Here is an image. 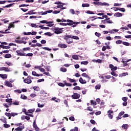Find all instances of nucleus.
Masks as SVG:
<instances>
[{"mask_svg": "<svg viewBox=\"0 0 131 131\" xmlns=\"http://www.w3.org/2000/svg\"><path fill=\"white\" fill-rule=\"evenodd\" d=\"M63 29H64V28L56 27H53L51 28V30H53L55 34H61V33H63V31H64Z\"/></svg>", "mask_w": 131, "mask_h": 131, "instance_id": "obj_1", "label": "nucleus"}, {"mask_svg": "<svg viewBox=\"0 0 131 131\" xmlns=\"http://www.w3.org/2000/svg\"><path fill=\"white\" fill-rule=\"evenodd\" d=\"M72 35H66L63 37V39L66 40L67 43H68V45H70V43H73V40L72 38Z\"/></svg>", "mask_w": 131, "mask_h": 131, "instance_id": "obj_2", "label": "nucleus"}, {"mask_svg": "<svg viewBox=\"0 0 131 131\" xmlns=\"http://www.w3.org/2000/svg\"><path fill=\"white\" fill-rule=\"evenodd\" d=\"M93 4L94 5H97L98 6H101L102 7H103L104 6H106V7H109V4H108L106 2L102 3V2H99L97 1V2H93Z\"/></svg>", "mask_w": 131, "mask_h": 131, "instance_id": "obj_3", "label": "nucleus"}, {"mask_svg": "<svg viewBox=\"0 0 131 131\" xmlns=\"http://www.w3.org/2000/svg\"><path fill=\"white\" fill-rule=\"evenodd\" d=\"M67 21L68 22V23H67V25H68L69 26H71L73 25V24H76V25H78V24L80 23L79 22H74L73 21V20H70V19H67Z\"/></svg>", "mask_w": 131, "mask_h": 131, "instance_id": "obj_4", "label": "nucleus"}, {"mask_svg": "<svg viewBox=\"0 0 131 131\" xmlns=\"http://www.w3.org/2000/svg\"><path fill=\"white\" fill-rule=\"evenodd\" d=\"M72 98L74 100H76L80 98V95L77 93H74L71 96Z\"/></svg>", "mask_w": 131, "mask_h": 131, "instance_id": "obj_5", "label": "nucleus"}, {"mask_svg": "<svg viewBox=\"0 0 131 131\" xmlns=\"http://www.w3.org/2000/svg\"><path fill=\"white\" fill-rule=\"evenodd\" d=\"M16 53L17 56H24V52H23V50L20 49L16 51Z\"/></svg>", "mask_w": 131, "mask_h": 131, "instance_id": "obj_6", "label": "nucleus"}, {"mask_svg": "<svg viewBox=\"0 0 131 131\" xmlns=\"http://www.w3.org/2000/svg\"><path fill=\"white\" fill-rule=\"evenodd\" d=\"M109 67L111 68L112 71H115L116 70H117V67H114L112 64H110Z\"/></svg>", "mask_w": 131, "mask_h": 131, "instance_id": "obj_7", "label": "nucleus"}, {"mask_svg": "<svg viewBox=\"0 0 131 131\" xmlns=\"http://www.w3.org/2000/svg\"><path fill=\"white\" fill-rule=\"evenodd\" d=\"M81 76H83V77H85L86 78H87L88 79V81H90L91 78L90 77V76L88 75V74L83 73L81 74Z\"/></svg>", "mask_w": 131, "mask_h": 131, "instance_id": "obj_8", "label": "nucleus"}, {"mask_svg": "<svg viewBox=\"0 0 131 131\" xmlns=\"http://www.w3.org/2000/svg\"><path fill=\"white\" fill-rule=\"evenodd\" d=\"M40 23H42V24H45V23H46V24H53L54 21H48L46 20H44L40 21Z\"/></svg>", "mask_w": 131, "mask_h": 131, "instance_id": "obj_9", "label": "nucleus"}, {"mask_svg": "<svg viewBox=\"0 0 131 131\" xmlns=\"http://www.w3.org/2000/svg\"><path fill=\"white\" fill-rule=\"evenodd\" d=\"M5 84L6 86H8L9 88H13V85L12 83L8 81H6L5 82Z\"/></svg>", "mask_w": 131, "mask_h": 131, "instance_id": "obj_10", "label": "nucleus"}, {"mask_svg": "<svg viewBox=\"0 0 131 131\" xmlns=\"http://www.w3.org/2000/svg\"><path fill=\"white\" fill-rule=\"evenodd\" d=\"M24 82H25V83H27L28 84H29L31 83V82H32V80H31V79L26 78L24 79Z\"/></svg>", "mask_w": 131, "mask_h": 131, "instance_id": "obj_11", "label": "nucleus"}, {"mask_svg": "<svg viewBox=\"0 0 131 131\" xmlns=\"http://www.w3.org/2000/svg\"><path fill=\"white\" fill-rule=\"evenodd\" d=\"M33 127L34 128H35V130L36 131H39V128L37 127V125H36V122H35V121H34L33 122Z\"/></svg>", "mask_w": 131, "mask_h": 131, "instance_id": "obj_12", "label": "nucleus"}, {"mask_svg": "<svg viewBox=\"0 0 131 131\" xmlns=\"http://www.w3.org/2000/svg\"><path fill=\"white\" fill-rule=\"evenodd\" d=\"M58 47L61 49H66V48H67V45H66V44L59 43Z\"/></svg>", "mask_w": 131, "mask_h": 131, "instance_id": "obj_13", "label": "nucleus"}, {"mask_svg": "<svg viewBox=\"0 0 131 131\" xmlns=\"http://www.w3.org/2000/svg\"><path fill=\"white\" fill-rule=\"evenodd\" d=\"M24 125L20 126L18 127L17 128L15 129V130L16 131H22L23 129H24Z\"/></svg>", "mask_w": 131, "mask_h": 131, "instance_id": "obj_14", "label": "nucleus"}, {"mask_svg": "<svg viewBox=\"0 0 131 131\" xmlns=\"http://www.w3.org/2000/svg\"><path fill=\"white\" fill-rule=\"evenodd\" d=\"M121 62L123 63V67H125V66H128V67H129V66H128V64L126 61H124L123 59H122Z\"/></svg>", "mask_w": 131, "mask_h": 131, "instance_id": "obj_15", "label": "nucleus"}, {"mask_svg": "<svg viewBox=\"0 0 131 131\" xmlns=\"http://www.w3.org/2000/svg\"><path fill=\"white\" fill-rule=\"evenodd\" d=\"M92 62H94V63H102L103 62V60L102 59H98L97 60L93 59L92 60Z\"/></svg>", "mask_w": 131, "mask_h": 131, "instance_id": "obj_16", "label": "nucleus"}, {"mask_svg": "<svg viewBox=\"0 0 131 131\" xmlns=\"http://www.w3.org/2000/svg\"><path fill=\"white\" fill-rule=\"evenodd\" d=\"M122 13L120 12L115 13L114 15L115 17H122Z\"/></svg>", "mask_w": 131, "mask_h": 131, "instance_id": "obj_17", "label": "nucleus"}, {"mask_svg": "<svg viewBox=\"0 0 131 131\" xmlns=\"http://www.w3.org/2000/svg\"><path fill=\"white\" fill-rule=\"evenodd\" d=\"M0 77H1V78H3V79H6L8 78V75L0 74Z\"/></svg>", "mask_w": 131, "mask_h": 131, "instance_id": "obj_18", "label": "nucleus"}, {"mask_svg": "<svg viewBox=\"0 0 131 131\" xmlns=\"http://www.w3.org/2000/svg\"><path fill=\"white\" fill-rule=\"evenodd\" d=\"M24 2V0H11V1H8L7 3H15V2H16V3H18V2Z\"/></svg>", "mask_w": 131, "mask_h": 131, "instance_id": "obj_19", "label": "nucleus"}, {"mask_svg": "<svg viewBox=\"0 0 131 131\" xmlns=\"http://www.w3.org/2000/svg\"><path fill=\"white\" fill-rule=\"evenodd\" d=\"M20 99H22L23 100H27L28 97L24 94H21Z\"/></svg>", "mask_w": 131, "mask_h": 131, "instance_id": "obj_20", "label": "nucleus"}, {"mask_svg": "<svg viewBox=\"0 0 131 131\" xmlns=\"http://www.w3.org/2000/svg\"><path fill=\"white\" fill-rule=\"evenodd\" d=\"M33 89H34V91H36V92H39L40 90L38 86H33Z\"/></svg>", "mask_w": 131, "mask_h": 131, "instance_id": "obj_21", "label": "nucleus"}, {"mask_svg": "<svg viewBox=\"0 0 131 131\" xmlns=\"http://www.w3.org/2000/svg\"><path fill=\"white\" fill-rule=\"evenodd\" d=\"M4 58L6 59H9V58H12V55L11 54H6L4 56Z\"/></svg>", "mask_w": 131, "mask_h": 131, "instance_id": "obj_22", "label": "nucleus"}, {"mask_svg": "<svg viewBox=\"0 0 131 131\" xmlns=\"http://www.w3.org/2000/svg\"><path fill=\"white\" fill-rule=\"evenodd\" d=\"M24 56L25 57H32V56H33V53H28V54L24 53Z\"/></svg>", "mask_w": 131, "mask_h": 131, "instance_id": "obj_23", "label": "nucleus"}, {"mask_svg": "<svg viewBox=\"0 0 131 131\" xmlns=\"http://www.w3.org/2000/svg\"><path fill=\"white\" fill-rule=\"evenodd\" d=\"M5 115H6V116H7L8 117H9V119H11L12 117V114H11V113H5Z\"/></svg>", "mask_w": 131, "mask_h": 131, "instance_id": "obj_24", "label": "nucleus"}, {"mask_svg": "<svg viewBox=\"0 0 131 131\" xmlns=\"http://www.w3.org/2000/svg\"><path fill=\"white\" fill-rule=\"evenodd\" d=\"M90 102L91 105H93V106H96V105H97V102L95 100H91Z\"/></svg>", "mask_w": 131, "mask_h": 131, "instance_id": "obj_25", "label": "nucleus"}, {"mask_svg": "<svg viewBox=\"0 0 131 131\" xmlns=\"http://www.w3.org/2000/svg\"><path fill=\"white\" fill-rule=\"evenodd\" d=\"M82 8H88L90 7V4L89 3H85L82 5Z\"/></svg>", "mask_w": 131, "mask_h": 131, "instance_id": "obj_26", "label": "nucleus"}, {"mask_svg": "<svg viewBox=\"0 0 131 131\" xmlns=\"http://www.w3.org/2000/svg\"><path fill=\"white\" fill-rule=\"evenodd\" d=\"M64 83V85H66L67 86H72V84H71L70 83H67L66 82V81H63Z\"/></svg>", "mask_w": 131, "mask_h": 131, "instance_id": "obj_27", "label": "nucleus"}, {"mask_svg": "<svg viewBox=\"0 0 131 131\" xmlns=\"http://www.w3.org/2000/svg\"><path fill=\"white\" fill-rule=\"evenodd\" d=\"M34 14H35V12H33V10H31L28 13H26V15H33Z\"/></svg>", "mask_w": 131, "mask_h": 131, "instance_id": "obj_28", "label": "nucleus"}, {"mask_svg": "<svg viewBox=\"0 0 131 131\" xmlns=\"http://www.w3.org/2000/svg\"><path fill=\"white\" fill-rule=\"evenodd\" d=\"M72 57L73 58V59H74V60H78L79 59L78 56H77V55H72Z\"/></svg>", "mask_w": 131, "mask_h": 131, "instance_id": "obj_29", "label": "nucleus"}, {"mask_svg": "<svg viewBox=\"0 0 131 131\" xmlns=\"http://www.w3.org/2000/svg\"><path fill=\"white\" fill-rule=\"evenodd\" d=\"M24 66H25V67H26V68H29L31 67V64H26V62H25L24 63Z\"/></svg>", "mask_w": 131, "mask_h": 131, "instance_id": "obj_30", "label": "nucleus"}, {"mask_svg": "<svg viewBox=\"0 0 131 131\" xmlns=\"http://www.w3.org/2000/svg\"><path fill=\"white\" fill-rule=\"evenodd\" d=\"M127 73H123L119 75V77H122L123 76H126Z\"/></svg>", "mask_w": 131, "mask_h": 131, "instance_id": "obj_31", "label": "nucleus"}, {"mask_svg": "<svg viewBox=\"0 0 131 131\" xmlns=\"http://www.w3.org/2000/svg\"><path fill=\"white\" fill-rule=\"evenodd\" d=\"M111 74L112 75H113V76H115L116 77H117V76H118V74H117L114 71H112L111 72Z\"/></svg>", "mask_w": 131, "mask_h": 131, "instance_id": "obj_32", "label": "nucleus"}, {"mask_svg": "<svg viewBox=\"0 0 131 131\" xmlns=\"http://www.w3.org/2000/svg\"><path fill=\"white\" fill-rule=\"evenodd\" d=\"M32 75H33V76H37V77L39 76L38 74L36 73V72L35 71H32Z\"/></svg>", "mask_w": 131, "mask_h": 131, "instance_id": "obj_33", "label": "nucleus"}, {"mask_svg": "<svg viewBox=\"0 0 131 131\" xmlns=\"http://www.w3.org/2000/svg\"><path fill=\"white\" fill-rule=\"evenodd\" d=\"M23 52H26L27 51H30V47L24 48L23 49Z\"/></svg>", "mask_w": 131, "mask_h": 131, "instance_id": "obj_34", "label": "nucleus"}, {"mask_svg": "<svg viewBox=\"0 0 131 131\" xmlns=\"http://www.w3.org/2000/svg\"><path fill=\"white\" fill-rule=\"evenodd\" d=\"M3 105L5 106L6 108H9L10 106L12 105V103L7 104V103H4Z\"/></svg>", "mask_w": 131, "mask_h": 131, "instance_id": "obj_35", "label": "nucleus"}, {"mask_svg": "<svg viewBox=\"0 0 131 131\" xmlns=\"http://www.w3.org/2000/svg\"><path fill=\"white\" fill-rule=\"evenodd\" d=\"M60 70L61 71V72H66L67 71V69L64 68H60Z\"/></svg>", "mask_w": 131, "mask_h": 131, "instance_id": "obj_36", "label": "nucleus"}, {"mask_svg": "<svg viewBox=\"0 0 131 131\" xmlns=\"http://www.w3.org/2000/svg\"><path fill=\"white\" fill-rule=\"evenodd\" d=\"M89 64V61H84L81 62V65H88Z\"/></svg>", "mask_w": 131, "mask_h": 131, "instance_id": "obj_37", "label": "nucleus"}, {"mask_svg": "<svg viewBox=\"0 0 131 131\" xmlns=\"http://www.w3.org/2000/svg\"><path fill=\"white\" fill-rule=\"evenodd\" d=\"M76 39V40H78L79 39V37L77 36H72V39Z\"/></svg>", "mask_w": 131, "mask_h": 131, "instance_id": "obj_38", "label": "nucleus"}, {"mask_svg": "<svg viewBox=\"0 0 131 131\" xmlns=\"http://www.w3.org/2000/svg\"><path fill=\"white\" fill-rule=\"evenodd\" d=\"M13 99L12 98L10 99H6L5 100L6 102H7V103H12V102H13L12 100Z\"/></svg>", "mask_w": 131, "mask_h": 131, "instance_id": "obj_39", "label": "nucleus"}, {"mask_svg": "<svg viewBox=\"0 0 131 131\" xmlns=\"http://www.w3.org/2000/svg\"><path fill=\"white\" fill-rule=\"evenodd\" d=\"M79 81L80 83H81L82 84H84V82H83V79H82V77H80L79 79Z\"/></svg>", "mask_w": 131, "mask_h": 131, "instance_id": "obj_40", "label": "nucleus"}, {"mask_svg": "<svg viewBox=\"0 0 131 131\" xmlns=\"http://www.w3.org/2000/svg\"><path fill=\"white\" fill-rule=\"evenodd\" d=\"M13 5H14V3L10 4L8 5H6L5 6H4L3 8H11V7H12L13 6Z\"/></svg>", "mask_w": 131, "mask_h": 131, "instance_id": "obj_41", "label": "nucleus"}, {"mask_svg": "<svg viewBox=\"0 0 131 131\" xmlns=\"http://www.w3.org/2000/svg\"><path fill=\"white\" fill-rule=\"evenodd\" d=\"M0 33H3V34H7L8 33H12V32H7V31L4 32L3 31H1V32H0Z\"/></svg>", "mask_w": 131, "mask_h": 131, "instance_id": "obj_42", "label": "nucleus"}, {"mask_svg": "<svg viewBox=\"0 0 131 131\" xmlns=\"http://www.w3.org/2000/svg\"><path fill=\"white\" fill-rule=\"evenodd\" d=\"M87 14H90V15H94L95 13L92 11L88 10L86 11Z\"/></svg>", "mask_w": 131, "mask_h": 131, "instance_id": "obj_43", "label": "nucleus"}, {"mask_svg": "<svg viewBox=\"0 0 131 131\" xmlns=\"http://www.w3.org/2000/svg\"><path fill=\"white\" fill-rule=\"evenodd\" d=\"M122 42H123V41H122L121 40H119L116 41V43L117 45H120L122 43Z\"/></svg>", "mask_w": 131, "mask_h": 131, "instance_id": "obj_44", "label": "nucleus"}, {"mask_svg": "<svg viewBox=\"0 0 131 131\" xmlns=\"http://www.w3.org/2000/svg\"><path fill=\"white\" fill-rule=\"evenodd\" d=\"M41 49H43V50H46V51H52V49L48 47H42Z\"/></svg>", "mask_w": 131, "mask_h": 131, "instance_id": "obj_45", "label": "nucleus"}, {"mask_svg": "<svg viewBox=\"0 0 131 131\" xmlns=\"http://www.w3.org/2000/svg\"><path fill=\"white\" fill-rule=\"evenodd\" d=\"M122 44L124 45V46H126L127 47L129 46V43L125 41H123Z\"/></svg>", "mask_w": 131, "mask_h": 131, "instance_id": "obj_46", "label": "nucleus"}, {"mask_svg": "<svg viewBox=\"0 0 131 131\" xmlns=\"http://www.w3.org/2000/svg\"><path fill=\"white\" fill-rule=\"evenodd\" d=\"M73 90H74L75 91H76V90H79L80 91V87H79V86H75L74 88H73Z\"/></svg>", "mask_w": 131, "mask_h": 131, "instance_id": "obj_47", "label": "nucleus"}, {"mask_svg": "<svg viewBox=\"0 0 131 131\" xmlns=\"http://www.w3.org/2000/svg\"><path fill=\"white\" fill-rule=\"evenodd\" d=\"M128 99V98H127V97H124L122 98V100L124 102H126Z\"/></svg>", "mask_w": 131, "mask_h": 131, "instance_id": "obj_48", "label": "nucleus"}, {"mask_svg": "<svg viewBox=\"0 0 131 131\" xmlns=\"http://www.w3.org/2000/svg\"><path fill=\"white\" fill-rule=\"evenodd\" d=\"M38 14L39 15H47V13H46V11L45 12H43V11L38 12Z\"/></svg>", "mask_w": 131, "mask_h": 131, "instance_id": "obj_49", "label": "nucleus"}, {"mask_svg": "<svg viewBox=\"0 0 131 131\" xmlns=\"http://www.w3.org/2000/svg\"><path fill=\"white\" fill-rule=\"evenodd\" d=\"M122 128L124 129H127V124H123L122 126Z\"/></svg>", "mask_w": 131, "mask_h": 131, "instance_id": "obj_50", "label": "nucleus"}, {"mask_svg": "<svg viewBox=\"0 0 131 131\" xmlns=\"http://www.w3.org/2000/svg\"><path fill=\"white\" fill-rule=\"evenodd\" d=\"M0 120L2 121V122H4V123H7V119L4 118V119H1Z\"/></svg>", "mask_w": 131, "mask_h": 131, "instance_id": "obj_51", "label": "nucleus"}, {"mask_svg": "<svg viewBox=\"0 0 131 131\" xmlns=\"http://www.w3.org/2000/svg\"><path fill=\"white\" fill-rule=\"evenodd\" d=\"M5 64H7L8 66H13V63H12V62L6 61L5 62Z\"/></svg>", "mask_w": 131, "mask_h": 131, "instance_id": "obj_52", "label": "nucleus"}, {"mask_svg": "<svg viewBox=\"0 0 131 131\" xmlns=\"http://www.w3.org/2000/svg\"><path fill=\"white\" fill-rule=\"evenodd\" d=\"M14 93H18V94H21V93H22V91H21L19 89L14 90Z\"/></svg>", "mask_w": 131, "mask_h": 131, "instance_id": "obj_53", "label": "nucleus"}, {"mask_svg": "<svg viewBox=\"0 0 131 131\" xmlns=\"http://www.w3.org/2000/svg\"><path fill=\"white\" fill-rule=\"evenodd\" d=\"M29 34H31V35H36V34H37V32L33 31L32 32L29 33Z\"/></svg>", "mask_w": 131, "mask_h": 131, "instance_id": "obj_54", "label": "nucleus"}, {"mask_svg": "<svg viewBox=\"0 0 131 131\" xmlns=\"http://www.w3.org/2000/svg\"><path fill=\"white\" fill-rule=\"evenodd\" d=\"M87 110H88V111L92 112L93 110V108L92 107V106H88V107H87Z\"/></svg>", "mask_w": 131, "mask_h": 131, "instance_id": "obj_55", "label": "nucleus"}, {"mask_svg": "<svg viewBox=\"0 0 131 131\" xmlns=\"http://www.w3.org/2000/svg\"><path fill=\"white\" fill-rule=\"evenodd\" d=\"M69 80L70 82H76V80L71 79V78H69Z\"/></svg>", "mask_w": 131, "mask_h": 131, "instance_id": "obj_56", "label": "nucleus"}, {"mask_svg": "<svg viewBox=\"0 0 131 131\" xmlns=\"http://www.w3.org/2000/svg\"><path fill=\"white\" fill-rule=\"evenodd\" d=\"M96 90H100L101 89V84H99L95 86Z\"/></svg>", "mask_w": 131, "mask_h": 131, "instance_id": "obj_57", "label": "nucleus"}, {"mask_svg": "<svg viewBox=\"0 0 131 131\" xmlns=\"http://www.w3.org/2000/svg\"><path fill=\"white\" fill-rule=\"evenodd\" d=\"M45 35H47L48 36H51L52 35V33L51 32H46L45 33Z\"/></svg>", "mask_w": 131, "mask_h": 131, "instance_id": "obj_58", "label": "nucleus"}, {"mask_svg": "<svg viewBox=\"0 0 131 131\" xmlns=\"http://www.w3.org/2000/svg\"><path fill=\"white\" fill-rule=\"evenodd\" d=\"M16 43H23V40H15Z\"/></svg>", "mask_w": 131, "mask_h": 131, "instance_id": "obj_59", "label": "nucleus"}, {"mask_svg": "<svg viewBox=\"0 0 131 131\" xmlns=\"http://www.w3.org/2000/svg\"><path fill=\"white\" fill-rule=\"evenodd\" d=\"M58 85H59V86H62V88H64V86H65V84H64V83H62V82H59V83H58Z\"/></svg>", "mask_w": 131, "mask_h": 131, "instance_id": "obj_60", "label": "nucleus"}, {"mask_svg": "<svg viewBox=\"0 0 131 131\" xmlns=\"http://www.w3.org/2000/svg\"><path fill=\"white\" fill-rule=\"evenodd\" d=\"M4 127H5V128H9V127H10V125L7 124V123H5L4 124Z\"/></svg>", "mask_w": 131, "mask_h": 131, "instance_id": "obj_61", "label": "nucleus"}, {"mask_svg": "<svg viewBox=\"0 0 131 131\" xmlns=\"http://www.w3.org/2000/svg\"><path fill=\"white\" fill-rule=\"evenodd\" d=\"M70 13H71V14H72L73 15H74V14H75V11L74 10V9H70Z\"/></svg>", "mask_w": 131, "mask_h": 131, "instance_id": "obj_62", "label": "nucleus"}, {"mask_svg": "<svg viewBox=\"0 0 131 131\" xmlns=\"http://www.w3.org/2000/svg\"><path fill=\"white\" fill-rule=\"evenodd\" d=\"M74 32L76 34H80V31H79V30H75Z\"/></svg>", "mask_w": 131, "mask_h": 131, "instance_id": "obj_63", "label": "nucleus"}, {"mask_svg": "<svg viewBox=\"0 0 131 131\" xmlns=\"http://www.w3.org/2000/svg\"><path fill=\"white\" fill-rule=\"evenodd\" d=\"M12 105H19V101H15L12 103Z\"/></svg>", "mask_w": 131, "mask_h": 131, "instance_id": "obj_64", "label": "nucleus"}]
</instances>
